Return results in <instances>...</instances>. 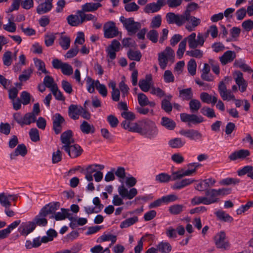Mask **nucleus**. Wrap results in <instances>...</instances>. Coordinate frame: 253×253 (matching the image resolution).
<instances>
[{
  "instance_id": "obj_13",
  "label": "nucleus",
  "mask_w": 253,
  "mask_h": 253,
  "mask_svg": "<svg viewBox=\"0 0 253 253\" xmlns=\"http://www.w3.org/2000/svg\"><path fill=\"white\" fill-rule=\"evenodd\" d=\"M183 24L186 21L191 23V25H187L186 29L189 32L194 31L196 27L200 25L201 19L192 15L183 16Z\"/></svg>"
},
{
  "instance_id": "obj_25",
  "label": "nucleus",
  "mask_w": 253,
  "mask_h": 253,
  "mask_svg": "<svg viewBox=\"0 0 253 253\" xmlns=\"http://www.w3.org/2000/svg\"><path fill=\"white\" fill-rule=\"evenodd\" d=\"M59 208V202L51 203L44 206L41 211L47 216L49 214L54 213Z\"/></svg>"
},
{
  "instance_id": "obj_31",
  "label": "nucleus",
  "mask_w": 253,
  "mask_h": 253,
  "mask_svg": "<svg viewBox=\"0 0 253 253\" xmlns=\"http://www.w3.org/2000/svg\"><path fill=\"white\" fill-rule=\"evenodd\" d=\"M27 153L26 147L23 144H19L17 146L14 152L10 154L11 159H14L18 155L24 156Z\"/></svg>"
},
{
  "instance_id": "obj_37",
  "label": "nucleus",
  "mask_w": 253,
  "mask_h": 253,
  "mask_svg": "<svg viewBox=\"0 0 253 253\" xmlns=\"http://www.w3.org/2000/svg\"><path fill=\"white\" fill-rule=\"evenodd\" d=\"M168 144L172 148H180L185 145V141L181 138L177 137L170 139Z\"/></svg>"
},
{
  "instance_id": "obj_48",
  "label": "nucleus",
  "mask_w": 253,
  "mask_h": 253,
  "mask_svg": "<svg viewBox=\"0 0 253 253\" xmlns=\"http://www.w3.org/2000/svg\"><path fill=\"white\" fill-rule=\"evenodd\" d=\"M201 113L209 118H213L216 117L214 110L207 106L203 107L201 109Z\"/></svg>"
},
{
  "instance_id": "obj_16",
  "label": "nucleus",
  "mask_w": 253,
  "mask_h": 253,
  "mask_svg": "<svg viewBox=\"0 0 253 253\" xmlns=\"http://www.w3.org/2000/svg\"><path fill=\"white\" fill-rule=\"evenodd\" d=\"M35 229V223L33 221L21 223L18 228L19 232L22 235L27 236Z\"/></svg>"
},
{
  "instance_id": "obj_57",
  "label": "nucleus",
  "mask_w": 253,
  "mask_h": 253,
  "mask_svg": "<svg viewBox=\"0 0 253 253\" xmlns=\"http://www.w3.org/2000/svg\"><path fill=\"white\" fill-rule=\"evenodd\" d=\"M95 87L99 93L103 96L106 97L107 95V90L104 84H101L98 80L95 81Z\"/></svg>"
},
{
  "instance_id": "obj_43",
  "label": "nucleus",
  "mask_w": 253,
  "mask_h": 253,
  "mask_svg": "<svg viewBox=\"0 0 253 253\" xmlns=\"http://www.w3.org/2000/svg\"><path fill=\"white\" fill-rule=\"evenodd\" d=\"M157 248L158 251L162 253H169L171 251L172 247L170 244L168 242H162L159 243Z\"/></svg>"
},
{
  "instance_id": "obj_23",
  "label": "nucleus",
  "mask_w": 253,
  "mask_h": 253,
  "mask_svg": "<svg viewBox=\"0 0 253 253\" xmlns=\"http://www.w3.org/2000/svg\"><path fill=\"white\" fill-rule=\"evenodd\" d=\"M83 110L82 106L72 104L69 107L68 115L71 119L76 120L79 119V116Z\"/></svg>"
},
{
  "instance_id": "obj_12",
  "label": "nucleus",
  "mask_w": 253,
  "mask_h": 253,
  "mask_svg": "<svg viewBox=\"0 0 253 253\" xmlns=\"http://www.w3.org/2000/svg\"><path fill=\"white\" fill-rule=\"evenodd\" d=\"M226 234L224 231H220L214 237L215 244L217 248L226 249L229 247V243L225 241Z\"/></svg>"
},
{
  "instance_id": "obj_44",
  "label": "nucleus",
  "mask_w": 253,
  "mask_h": 253,
  "mask_svg": "<svg viewBox=\"0 0 253 253\" xmlns=\"http://www.w3.org/2000/svg\"><path fill=\"white\" fill-rule=\"evenodd\" d=\"M161 124L164 126L169 130L173 129L176 126V124L173 120L166 117L162 118Z\"/></svg>"
},
{
  "instance_id": "obj_50",
  "label": "nucleus",
  "mask_w": 253,
  "mask_h": 253,
  "mask_svg": "<svg viewBox=\"0 0 253 253\" xmlns=\"http://www.w3.org/2000/svg\"><path fill=\"white\" fill-rule=\"evenodd\" d=\"M179 94L180 96L184 100H191L193 97V93L191 88L182 89L179 91Z\"/></svg>"
},
{
  "instance_id": "obj_24",
  "label": "nucleus",
  "mask_w": 253,
  "mask_h": 253,
  "mask_svg": "<svg viewBox=\"0 0 253 253\" xmlns=\"http://www.w3.org/2000/svg\"><path fill=\"white\" fill-rule=\"evenodd\" d=\"M235 74L236 76L235 78V82L237 85L239 86L240 90L242 92L246 91L248 84L247 82L244 80L243 77V74L240 71H236Z\"/></svg>"
},
{
  "instance_id": "obj_14",
  "label": "nucleus",
  "mask_w": 253,
  "mask_h": 253,
  "mask_svg": "<svg viewBox=\"0 0 253 253\" xmlns=\"http://www.w3.org/2000/svg\"><path fill=\"white\" fill-rule=\"evenodd\" d=\"M180 134L183 135L189 139L192 140H201L203 137L202 134L197 130L195 129H187L181 130L179 132Z\"/></svg>"
},
{
  "instance_id": "obj_8",
  "label": "nucleus",
  "mask_w": 253,
  "mask_h": 253,
  "mask_svg": "<svg viewBox=\"0 0 253 253\" xmlns=\"http://www.w3.org/2000/svg\"><path fill=\"white\" fill-rule=\"evenodd\" d=\"M180 119L182 122L188 123L189 126H190V124H197L201 123L204 121V118L201 116L187 113H181L180 114Z\"/></svg>"
},
{
  "instance_id": "obj_41",
  "label": "nucleus",
  "mask_w": 253,
  "mask_h": 253,
  "mask_svg": "<svg viewBox=\"0 0 253 253\" xmlns=\"http://www.w3.org/2000/svg\"><path fill=\"white\" fill-rule=\"evenodd\" d=\"M84 11L78 10L77 13L79 14V16L83 20V23L86 21H92L93 22H96L97 18L95 15L91 14H85Z\"/></svg>"
},
{
  "instance_id": "obj_63",
  "label": "nucleus",
  "mask_w": 253,
  "mask_h": 253,
  "mask_svg": "<svg viewBox=\"0 0 253 253\" xmlns=\"http://www.w3.org/2000/svg\"><path fill=\"white\" fill-rule=\"evenodd\" d=\"M159 33L154 30H151L147 34V38L154 43H156L158 41Z\"/></svg>"
},
{
  "instance_id": "obj_27",
  "label": "nucleus",
  "mask_w": 253,
  "mask_h": 253,
  "mask_svg": "<svg viewBox=\"0 0 253 253\" xmlns=\"http://www.w3.org/2000/svg\"><path fill=\"white\" fill-rule=\"evenodd\" d=\"M250 151L248 150L241 149L232 153L229 159L232 161H235L238 159H244L250 155Z\"/></svg>"
},
{
  "instance_id": "obj_64",
  "label": "nucleus",
  "mask_w": 253,
  "mask_h": 253,
  "mask_svg": "<svg viewBox=\"0 0 253 253\" xmlns=\"http://www.w3.org/2000/svg\"><path fill=\"white\" fill-rule=\"evenodd\" d=\"M20 97V100L24 105H26L30 103L31 96L27 91H22L21 93Z\"/></svg>"
},
{
  "instance_id": "obj_19",
  "label": "nucleus",
  "mask_w": 253,
  "mask_h": 253,
  "mask_svg": "<svg viewBox=\"0 0 253 253\" xmlns=\"http://www.w3.org/2000/svg\"><path fill=\"white\" fill-rule=\"evenodd\" d=\"M215 183V180L211 178L204 180H201L199 183L196 184L195 188L199 191L206 192L207 189H210L209 188L212 187Z\"/></svg>"
},
{
  "instance_id": "obj_40",
  "label": "nucleus",
  "mask_w": 253,
  "mask_h": 253,
  "mask_svg": "<svg viewBox=\"0 0 253 253\" xmlns=\"http://www.w3.org/2000/svg\"><path fill=\"white\" fill-rule=\"evenodd\" d=\"M110 241L111 244L110 246L114 244L117 241V236L112 234H104L101 235L97 240L98 243H101L105 241Z\"/></svg>"
},
{
  "instance_id": "obj_49",
  "label": "nucleus",
  "mask_w": 253,
  "mask_h": 253,
  "mask_svg": "<svg viewBox=\"0 0 253 253\" xmlns=\"http://www.w3.org/2000/svg\"><path fill=\"white\" fill-rule=\"evenodd\" d=\"M199 8V5L195 2H191L188 4L186 8V10L182 14L183 16L191 15V13L196 10Z\"/></svg>"
},
{
  "instance_id": "obj_3",
  "label": "nucleus",
  "mask_w": 253,
  "mask_h": 253,
  "mask_svg": "<svg viewBox=\"0 0 253 253\" xmlns=\"http://www.w3.org/2000/svg\"><path fill=\"white\" fill-rule=\"evenodd\" d=\"M201 166V164L198 163H191L188 165L189 168H191L190 169H187L185 171L183 170L173 172L172 174V180H176L181 178L182 177L185 176H190L192 175L196 171L198 168Z\"/></svg>"
},
{
  "instance_id": "obj_36",
  "label": "nucleus",
  "mask_w": 253,
  "mask_h": 253,
  "mask_svg": "<svg viewBox=\"0 0 253 253\" xmlns=\"http://www.w3.org/2000/svg\"><path fill=\"white\" fill-rule=\"evenodd\" d=\"M80 129L83 133L85 134L93 133L95 130V127L92 125H90L87 122L84 121L80 125Z\"/></svg>"
},
{
  "instance_id": "obj_62",
  "label": "nucleus",
  "mask_w": 253,
  "mask_h": 253,
  "mask_svg": "<svg viewBox=\"0 0 253 253\" xmlns=\"http://www.w3.org/2000/svg\"><path fill=\"white\" fill-rule=\"evenodd\" d=\"M197 64L194 59H191L187 64V68L188 72L192 75L194 76L196 73Z\"/></svg>"
},
{
  "instance_id": "obj_56",
  "label": "nucleus",
  "mask_w": 253,
  "mask_h": 253,
  "mask_svg": "<svg viewBox=\"0 0 253 253\" xmlns=\"http://www.w3.org/2000/svg\"><path fill=\"white\" fill-rule=\"evenodd\" d=\"M162 23V16L160 15H157L152 18L150 23V27L154 28H159Z\"/></svg>"
},
{
  "instance_id": "obj_2",
  "label": "nucleus",
  "mask_w": 253,
  "mask_h": 253,
  "mask_svg": "<svg viewBox=\"0 0 253 253\" xmlns=\"http://www.w3.org/2000/svg\"><path fill=\"white\" fill-rule=\"evenodd\" d=\"M157 129L155 124L150 120H144L140 122L139 133L151 138L157 134Z\"/></svg>"
},
{
  "instance_id": "obj_21",
  "label": "nucleus",
  "mask_w": 253,
  "mask_h": 253,
  "mask_svg": "<svg viewBox=\"0 0 253 253\" xmlns=\"http://www.w3.org/2000/svg\"><path fill=\"white\" fill-rule=\"evenodd\" d=\"M205 195V198H207L208 205L217 203L220 201V199L217 196L216 189H207Z\"/></svg>"
},
{
  "instance_id": "obj_32",
  "label": "nucleus",
  "mask_w": 253,
  "mask_h": 253,
  "mask_svg": "<svg viewBox=\"0 0 253 253\" xmlns=\"http://www.w3.org/2000/svg\"><path fill=\"white\" fill-rule=\"evenodd\" d=\"M46 216L42 211H40L38 215L35 216L33 222L35 223V225L44 226L47 224V220L45 218Z\"/></svg>"
},
{
  "instance_id": "obj_59",
  "label": "nucleus",
  "mask_w": 253,
  "mask_h": 253,
  "mask_svg": "<svg viewBox=\"0 0 253 253\" xmlns=\"http://www.w3.org/2000/svg\"><path fill=\"white\" fill-rule=\"evenodd\" d=\"M169 60V58L167 56H165L164 53H160L159 54L158 61L159 65L163 70L166 68Z\"/></svg>"
},
{
  "instance_id": "obj_28",
  "label": "nucleus",
  "mask_w": 253,
  "mask_h": 253,
  "mask_svg": "<svg viewBox=\"0 0 253 253\" xmlns=\"http://www.w3.org/2000/svg\"><path fill=\"white\" fill-rule=\"evenodd\" d=\"M61 212L56 213L54 216H52L51 217L54 218L56 220H61L67 218L69 220H72L73 217L72 214L69 212V210L65 209H61Z\"/></svg>"
},
{
  "instance_id": "obj_58",
  "label": "nucleus",
  "mask_w": 253,
  "mask_h": 253,
  "mask_svg": "<svg viewBox=\"0 0 253 253\" xmlns=\"http://www.w3.org/2000/svg\"><path fill=\"white\" fill-rule=\"evenodd\" d=\"M2 60L3 64L6 66H9L12 62V53L11 51H7L3 54Z\"/></svg>"
},
{
  "instance_id": "obj_35",
  "label": "nucleus",
  "mask_w": 253,
  "mask_h": 253,
  "mask_svg": "<svg viewBox=\"0 0 253 253\" xmlns=\"http://www.w3.org/2000/svg\"><path fill=\"white\" fill-rule=\"evenodd\" d=\"M102 6L100 3L88 2L83 5L81 11L84 12H92L96 10Z\"/></svg>"
},
{
  "instance_id": "obj_26",
  "label": "nucleus",
  "mask_w": 253,
  "mask_h": 253,
  "mask_svg": "<svg viewBox=\"0 0 253 253\" xmlns=\"http://www.w3.org/2000/svg\"><path fill=\"white\" fill-rule=\"evenodd\" d=\"M236 57V54L234 51L228 50L225 52L222 56L219 58L220 61L223 65L234 60Z\"/></svg>"
},
{
  "instance_id": "obj_61",
  "label": "nucleus",
  "mask_w": 253,
  "mask_h": 253,
  "mask_svg": "<svg viewBox=\"0 0 253 253\" xmlns=\"http://www.w3.org/2000/svg\"><path fill=\"white\" fill-rule=\"evenodd\" d=\"M161 108L166 112L169 113L172 111V105L168 99H164L161 102Z\"/></svg>"
},
{
  "instance_id": "obj_54",
  "label": "nucleus",
  "mask_w": 253,
  "mask_h": 253,
  "mask_svg": "<svg viewBox=\"0 0 253 253\" xmlns=\"http://www.w3.org/2000/svg\"><path fill=\"white\" fill-rule=\"evenodd\" d=\"M138 220V219L137 216H134L132 217L128 218L121 222L120 224V227L121 228L128 227L129 226L133 225V224L137 222Z\"/></svg>"
},
{
  "instance_id": "obj_5",
  "label": "nucleus",
  "mask_w": 253,
  "mask_h": 253,
  "mask_svg": "<svg viewBox=\"0 0 253 253\" xmlns=\"http://www.w3.org/2000/svg\"><path fill=\"white\" fill-rule=\"evenodd\" d=\"M104 36L107 39H112L117 37L119 33L118 28L112 21L106 22L103 26Z\"/></svg>"
},
{
  "instance_id": "obj_52",
  "label": "nucleus",
  "mask_w": 253,
  "mask_h": 253,
  "mask_svg": "<svg viewBox=\"0 0 253 253\" xmlns=\"http://www.w3.org/2000/svg\"><path fill=\"white\" fill-rule=\"evenodd\" d=\"M59 43L64 50H67L70 47V39L68 37L61 36L59 39Z\"/></svg>"
},
{
  "instance_id": "obj_53",
  "label": "nucleus",
  "mask_w": 253,
  "mask_h": 253,
  "mask_svg": "<svg viewBox=\"0 0 253 253\" xmlns=\"http://www.w3.org/2000/svg\"><path fill=\"white\" fill-rule=\"evenodd\" d=\"M34 60L35 65L38 71H41L42 73L45 74L48 73V71H47L45 69V65L43 61L38 58H35Z\"/></svg>"
},
{
  "instance_id": "obj_30",
  "label": "nucleus",
  "mask_w": 253,
  "mask_h": 253,
  "mask_svg": "<svg viewBox=\"0 0 253 253\" xmlns=\"http://www.w3.org/2000/svg\"><path fill=\"white\" fill-rule=\"evenodd\" d=\"M200 99L203 102L214 105L217 101V98L215 96H212L207 92H202L200 94Z\"/></svg>"
},
{
  "instance_id": "obj_34",
  "label": "nucleus",
  "mask_w": 253,
  "mask_h": 253,
  "mask_svg": "<svg viewBox=\"0 0 253 253\" xmlns=\"http://www.w3.org/2000/svg\"><path fill=\"white\" fill-rule=\"evenodd\" d=\"M67 20L69 24L72 26H78L83 23V20L78 14L68 16Z\"/></svg>"
},
{
  "instance_id": "obj_7",
  "label": "nucleus",
  "mask_w": 253,
  "mask_h": 253,
  "mask_svg": "<svg viewBox=\"0 0 253 253\" xmlns=\"http://www.w3.org/2000/svg\"><path fill=\"white\" fill-rule=\"evenodd\" d=\"M61 149L65 150L72 158H75L80 156L83 151L82 148L79 145L74 143L67 147L62 146Z\"/></svg>"
},
{
  "instance_id": "obj_4",
  "label": "nucleus",
  "mask_w": 253,
  "mask_h": 253,
  "mask_svg": "<svg viewBox=\"0 0 253 253\" xmlns=\"http://www.w3.org/2000/svg\"><path fill=\"white\" fill-rule=\"evenodd\" d=\"M196 37V34L195 33H192L186 37L189 48H196L198 46H202L204 45V39L203 37V34L199 33L197 39Z\"/></svg>"
},
{
  "instance_id": "obj_10",
  "label": "nucleus",
  "mask_w": 253,
  "mask_h": 253,
  "mask_svg": "<svg viewBox=\"0 0 253 253\" xmlns=\"http://www.w3.org/2000/svg\"><path fill=\"white\" fill-rule=\"evenodd\" d=\"M166 3V0H157L156 2H152L147 4L144 7V11L146 13L157 12L159 11Z\"/></svg>"
},
{
  "instance_id": "obj_42",
  "label": "nucleus",
  "mask_w": 253,
  "mask_h": 253,
  "mask_svg": "<svg viewBox=\"0 0 253 253\" xmlns=\"http://www.w3.org/2000/svg\"><path fill=\"white\" fill-rule=\"evenodd\" d=\"M127 56L131 60L139 61L141 58L142 54L139 50L129 49L127 52Z\"/></svg>"
},
{
  "instance_id": "obj_6",
  "label": "nucleus",
  "mask_w": 253,
  "mask_h": 253,
  "mask_svg": "<svg viewBox=\"0 0 253 253\" xmlns=\"http://www.w3.org/2000/svg\"><path fill=\"white\" fill-rule=\"evenodd\" d=\"M121 43L116 40H113L111 44L107 47L106 52L107 53V56L109 57L108 59V62H111L116 57V52L120 50Z\"/></svg>"
},
{
  "instance_id": "obj_29",
  "label": "nucleus",
  "mask_w": 253,
  "mask_h": 253,
  "mask_svg": "<svg viewBox=\"0 0 253 253\" xmlns=\"http://www.w3.org/2000/svg\"><path fill=\"white\" fill-rule=\"evenodd\" d=\"M8 21V23L7 24L3 25V28L9 32H15L16 30V25L14 23L15 17L12 14L9 15Z\"/></svg>"
},
{
  "instance_id": "obj_47",
  "label": "nucleus",
  "mask_w": 253,
  "mask_h": 253,
  "mask_svg": "<svg viewBox=\"0 0 253 253\" xmlns=\"http://www.w3.org/2000/svg\"><path fill=\"white\" fill-rule=\"evenodd\" d=\"M189 108L191 112L196 113L201 107V103L199 100L195 99H192L189 103Z\"/></svg>"
},
{
  "instance_id": "obj_46",
  "label": "nucleus",
  "mask_w": 253,
  "mask_h": 253,
  "mask_svg": "<svg viewBox=\"0 0 253 253\" xmlns=\"http://www.w3.org/2000/svg\"><path fill=\"white\" fill-rule=\"evenodd\" d=\"M218 218L224 222H232L233 218L228 214L223 211H218L215 212Z\"/></svg>"
},
{
  "instance_id": "obj_38",
  "label": "nucleus",
  "mask_w": 253,
  "mask_h": 253,
  "mask_svg": "<svg viewBox=\"0 0 253 253\" xmlns=\"http://www.w3.org/2000/svg\"><path fill=\"white\" fill-rule=\"evenodd\" d=\"M195 181L194 179L192 178H186L182 179L179 182H176L173 186V189H180L185 186H187Z\"/></svg>"
},
{
  "instance_id": "obj_18",
  "label": "nucleus",
  "mask_w": 253,
  "mask_h": 253,
  "mask_svg": "<svg viewBox=\"0 0 253 253\" xmlns=\"http://www.w3.org/2000/svg\"><path fill=\"white\" fill-rule=\"evenodd\" d=\"M65 122L64 118L59 113L54 115L53 118V129L56 134L62 130V124Z\"/></svg>"
},
{
  "instance_id": "obj_39",
  "label": "nucleus",
  "mask_w": 253,
  "mask_h": 253,
  "mask_svg": "<svg viewBox=\"0 0 253 253\" xmlns=\"http://www.w3.org/2000/svg\"><path fill=\"white\" fill-rule=\"evenodd\" d=\"M151 78L149 76H146V80H141L139 82V86L144 92H147L150 88V81Z\"/></svg>"
},
{
  "instance_id": "obj_11",
  "label": "nucleus",
  "mask_w": 253,
  "mask_h": 253,
  "mask_svg": "<svg viewBox=\"0 0 253 253\" xmlns=\"http://www.w3.org/2000/svg\"><path fill=\"white\" fill-rule=\"evenodd\" d=\"M18 198L17 195H11L7 193H0V204L5 209L9 208L11 206L10 200L16 201Z\"/></svg>"
},
{
  "instance_id": "obj_17",
  "label": "nucleus",
  "mask_w": 253,
  "mask_h": 253,
  "mask_svg": "<svg viewBox=\"0 0 253 253\" xmlns=\"http://www.w3.org/2000/svg\"><path fill=\"white\" fill-rule=\"evenodd\" d=\"M141 27L140 23L135 22L132 17L130 18V19L124 26L130 35L135 34L141 28Z\"/></svg>"
},
{
  "instance_id": "obj_9",
  "label": "nucleus",
  "mask_w": 253,
  "mask_h": 253,
  "mask_svg": "<svg viewBox=\"0 0 253 253\" xmlns=\"http://www.w3.org/2000/svg\"><path fill=\"white\" fill-rule=\"evenodd\" d=\"M218 89L220 95L223 100H235V95L232 91L227 89L226 86L223 81L219 83Z\"/></svg>"
},
{
  "instance_id": "obj_51",
  "label": "nucleus",
  "mask_w": 253,
  "mask_h": 253,
  "mask_svg": "<svg viewBox=\"0 0 253 253\" xmlns=\"http://www.w3.org/2000/svg\"><path fill=\"white\" fill-rule=\"evenodd\" d=\"M155 180L159 183H168L170 180L171 176L166 173H161L156 176Z\"/></svg>"
},
{
  "instance_id": "obj_33",
  "label": "nucleus",
  "mask_w": 253,
  "mask_h": 253,
  "mask_svg": "<svg viewBox=\"0 0 253 253\" xmlns=\"http://www.w3.org/2000/svg\"><path fill=\"white\" fill-rule=\"evenodd\" d=\"M52 8V3L44 2L40 4L37 7V12L39 14L46 13Z\"/></svg>"
},
{
  "instance_id": "obj_20",
  "label": "nucleus",
  "mask_w": 253,
  "mask_h": 253,
  "mask_svg": "<svg viewBox=\"0 0 253 253\" xmlns=\"http://www.w3.org/2000/svg\"><path fill=\"white\" fill-rule=\"evenodd\" d=\"M183 17L182 14H175L173 12L168 13L166 15L167 21L169 24L175 23L178 26L183 25Z\"/></svg>"
},
{
  "instance_id": "obj_15",
  "label": "nucleus",
  "mask_w": 253,
  "mask_h": 253,
  "mask_svg": "<svg viewBox=\"0 0 253 253\" xmlns=\"http://www.w3.org/2000/svg\"><path fill=\"white\" fill-rule=\"evenodd\" d=\"M104 169V166L99 164H93L88 166L86 169L85 178L88 181L93 180L92 173L97 171V169L101 170Z\"/></svg>"
},
{
  "instance_id": "obj_55",
  "label": "nucleus",
  "mask_w": 253,
  "mask_h": 253,
  "mask_svg": "<svg viewBox=\"0 0 253 253\" xmlns=\"http://www.w3.org/2000/svg\"><path fill=\"white\" fill-rule=\"evenodd\" d=\"M184 207L182 205L175 204L170 206L169 211L172 214H178L183 211Z\"/></svg>"
},
{
  "instance_id": "obj_1",
  "label": "nucleus",
  "mask_w": 253,
  "mask_h": 253,
  "mask_svg": "<svg viewBox=\"0 0 253 253\" xmlns=\"http://www.w3.org/2000/svg\"><path fill=\"white\" fill-rule=\"evenodd\" d=\"M118 191L121 198L118 195L114 196L112 203L115 206L122 205L124 204L123 199L131 200L137 194V190L136 188H132L128 190L125 187L124 184L119 186Z\"/></svg>"
},
{
  "instance_id": "obj_45",
  "label": "nucleus",
  "mask_w": 253,
  "mask_h": 253,
  "mask_svg": "<svg viewBox=\"0 0 253 253\" xmlns=\"http://www.w3.org/2000/svg\"><path fill=\"white\" fill-rule=\"evenodd\" d=\"M37 117L33 113H27L23 117V126L36 122Z\"/></svg>"
},
{
  "instance_id": "obj_60",
  "label": "nucleus",
  "mask_w": 253,
  "mask_h": 253,
  "mask_svg": "<svg viewBox=\"0 0 253 253\" xmlns=\"http://www.w3.org/2000/svg\"><path fill=\"white\" fill-rule=\"evenodd\" d=\"M43 84L47 88H51L54 86H57V84L54 83L52 77L49 76H46L43 79Z\"/></svg>"
},
{
  "instance_id": "obj_22",
  "label": "nucleus",
  "mask_w": 253,
  "mask_h": 253,
  "mask_svg": "<svg viewBox=\"0 0 253 253\" xmlns=\"http://www.w3.org/2000/svg\"><path fill=\"white\" fill-rule=\"evenodd\" d=\"M60 139L62 146H68L74 143V139L73 138V132L71 130H67L61 135Z\"/></svg>"
}]
</instances>
